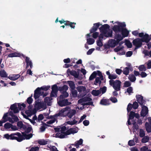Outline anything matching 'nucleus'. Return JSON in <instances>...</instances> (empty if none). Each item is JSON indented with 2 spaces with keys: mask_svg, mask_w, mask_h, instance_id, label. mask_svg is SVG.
I'll list each match as a JSON object with an SVG mask.
<instances>
[{
  "mask_svg": "<svg viewBox=\"0 0 151 151\" xmlns=\"http://www.w3.org/2000/svg\"><path fill=\"white\" fill-rule=\"evenodd\" d=\"M78 91L79 93H81L82 91H84L86 90L85 87L83 86H78L76 88Z\"/></svg>",
  "mask_w": 151,
  "mask_h": 151,
  "instance_id": "nucleus-27",
  "label": "nucleus"
},
{
  "mask_svg": "<svg viewBox=\"0 0 151 151\" xmlns=\"http://www.w3.org/2000/svg\"><path fill=\"white\" fill-rule=\"evenodd\" d=\"M129 69H130V67L129 68V67L125 68L123 70V73L126 75H127L129 73Z\"/></svg>",
  "mask_w": 151,
  "mask_h": 151,
  "instance_id": "nucleus-39",
  "label": "nucleus"
},
{
  "mask_svg": "<svg viewBox=\"0 0 151 151\" xmlns=\"http://www.w3.org/2000/svg\"><path fill=\"white\" fill-rule=\"evenodd\" d=\"M124 48L123 47H120L119 46L116 47V48L114 49V51L115 52H118L119 51H120L122 50Z\"/></svg>",
  "mask_w": 151,
  "mask_h": 151,
  "instance_id": "nucleus-54",
  "label": "nucleus"
},
{
  "mask_svg": "<svg viewBox=\"0 0 151 151\" xmlns=\"http://www.w3.org/2000/svg\"><path fill=\"white\" fill-rule=\"evenodd\" d=\"M67 135L60 133H56L55 135V137L56 138H59L61 139L64 138L65 137V136Z\"/></svg>",
  "mask_w": 151,
  "mask_h": 151,
  "instance_id": "nucleus-30",
  "label": "nucleus"
},
{
  "mask_svg": "<svg viewBox=\"0 0 151 151\" xmlns=\"http://www.w3.org/2000/svg\"><path fill=\"white\" fill-rule=\"evenodd\" d=\"M70 87V90H74L76 88L74 82L72 81H67Z\"/></svg>",
  "mask_w": 151,
  "mask_h": 151,
  "instance_id": "nucleus-23",
  "label": "nucleus"
},
{
  "mask_svg": "<svg viewBox=\"0 0 151 151\" xmlns=\"http://www.w3.org/2000/svg\"><path fill=\"white\" fill-rule=\"evenodd\" d=\"M131 82L129 81H125L124 83V85L123 87H130V86L131 85Z\"/></svg>",
  "mask_w": 151,
  "mask_h": 151,
  "instance_id": "nucleus-47",
  "label": "nucleus"
},
{
  "mask_svg": "<svg viewBox=\"0 0 151 151\" xmlns=\"http://www.w3.org/2000/svg\"><path fill=\"white\" fill-rule=\"evenodd\" d=\"M10 109L13 111L14 113L16 114L19 112V111L17 107L16 103H14L11 105L10 107Z\"/></svg>",
  "mask_w": 151,
  "mask_h": 151,
  "instance_id": "nucleus-17",
  "label": "nucleus"
},
{
  "mask_svg": "<svg viewBox=\"0 0 151 151\" xmlns=\"http://www.w3.org/2000/svg\"><path fill=\"white\" fill-rule=\"evenodd\" d=\"M77 122H78V121L74 119L72 121H68L66 122V123L67 124H68L72 125H73L77 123Z\"/></svg>",
  "mask_w": 151,
  "mask_h": 151,
  "instance_id": "nucleus-45",
  "label": "nucleus"
},
{
  "mask_svg": "<svg viewBox=\"0 0 151 151\" xmlns=\"http://www.w3.org/2000/svg\"><path fill=\"white\" fill-rule=\"evenodd\" d=\"M136 97L137 101L141 106L145 104V101L143 100V97L142 96L139 95H137Z\"/></svg>",
  "mask_w": 151,
  "mask_h": 151,
  "instance_id": "nucleus-13",
  "label": "nucleus"
},
{
  "mask_svg": "<svg viewBox=\"0 0 151 151\" xmlns=\"http://www.w3.org/2000/svg\"><path fill=\"white\" fill-rule=\"evenodd\" d=\"M97 75V72L96 71H94L92 74L91 75L89 78V80H92L94 78H96Z\"/></svg>",
  "mask_w": 151,
  "mask_h": 151,
  "instance_id": "nucleus-37",
  "label": "nucleus"
},
{
  "mask_svg": "<svg viewBox=\"0 0 151 151\" xmlns=\"http://www.w3.org/2000/svg\"><path fill=\"white\" fill-rule=\"evenodd\" d=\"M112 33L113 31L112 30H110L108 33L106 32V34H104V36L106 37H112Z\"/></svg>",
  "mask_w": 151,
  "mask_h": 151,
  "instance_id": "nucleus-34",
  "label": "nucleus"
},
{
  "mask_svg": "<svg viewBox=\"0 0 151 151\" xmlns=\"http://www.w3.org/2000/svg\"><path fill=\"white\" fill-rule=\"evenodd\" d=\"M18 142H21L22 140L26 139H29L30 138H32L33 136V134H29L25 135V137L23 138V137L22 136V135L19 132H18Z\"/></svg>",
  "mask_w": 151,
  "mask_h": 151,
  "instance_id": "nucleus-6",
  "label": "nucleus"
},
{
  "mask_svg": "<svg viewBox=\"0 0 151 151\" xmlns=\"http://www.w3.org/2000/svg\"><path fill=\"white\" fill-rule=\"evenodd\" d=\"M67 72L69 73L71 75L73 76L75 78H78L79 76V73H77L74 70H70L69 69H68L67 70Z\"/></svg>",
  "mask_w": 151,
  "mask_h": 151,
  "instance_id": "nucleus-15",
  "label": "nucleus"
},
{
  "mask_svg": "<svg viewBox=\"0 0 151 151\" xmlns=\"http://www.w3.org/2000/svg\"><path fill=\"white\" fill-rule=\"evenodd\" d=\"M70 90L72 96L74 97H77L78 93L77 91L75 89L74 90Z\"/></svg>",
  "mask_w": 151,
  "mask_h": 151,
  "instance_id": "nucleus-40",
  "label": "nucleus"
},
{
  "mask_svg": "<svg viewBox=\"0 0 151 151\" xmlns=\"http://www.w3.org/2000/svg\"><path fill=\"white\" fill-rule=\"evenodd\" d=\"M57 100L58 104L59 106L61 107L70 105L71 104L70 102H68V100L67 99L59 100L58 101V99H57Z\"/></svg>",
  "mask_w": 151,
  "mask_h": 151,
  "instance_id": "nucleus-8",
  "label": "nucleus"
},
{
  "mask_svg": "<svg viewBox=\"0 0 151 151\" xmlns=\"http://www.w3.org/2000/svg\"><path fill=\"white\" fill-rule=\"evenodd\" d=\"M118 24L117 25H115L113 27L112 29L115 33L121 32L124 28H125L126 24L124 22H115Z\"/></svg>",
  "mask_w": 151,
  "mask_h": 151,
  "instance_id": "nucleus-2",
  "label": "nucleus"
},
{
  "mask_svg": "<svg viewBox=\"0 0 151 151\" xmlns=\"http://www.w3.org/2000/svg\"><path fill=\"white\" fill-rule=\"evenodd\" d=\"M9 117L8 116V113H5L4 115L1 120L3 122L5 123L8 120Z\"/></svg>",
  "mask_w": 151,
  "mask_h": 151,
  "instance_id": "nucleus-32",
  "label": "nucleus"
},
{
  "mask_svg": "<svg viewBox=\"0 0 151 151\" xmlns=\"http://www.w3.org/2000/svg\"><path fill=\"white\" fill-rule=\"evenodd\" d=\"M102 40H98L97 41V45L99 47H101L103 45V43L102 42Z\"/></svg>",
  "mask_w": 151,
  "mask_h": 151,
  "instance_id": "nucleus-63",
  "label": "nucleus"
},
{
  "mask_svg": "<svg viewBox=\"0 0 151 151\" xmlns=\"http://www.w3.org/2000/svg\"><path fill=\"white\" fill-rule=\"evenodd\" d=\"M65 22L64 24L65 26H69L72 28H75L76 24V23L71 22L68 21H65Z\"/></svg>",
  "mask_w": 151,
  "mask_h": 151,
  "instance_id": "nucleus-22",
  "label": "nucleus"
},
{
  "mask_svg": "<svg viewBox=\"0 0 151 151\" xmlns=\"http://www.w3.org/2000/svg\"><path fill=\"white\" fill-rule=\"evenodd\" d=\"M132 108H133L132 104L130 103L129 104L127 108V112H129L130 111Z\"/></svg>",
  "mask_w": 151,
  "mask_h": 151,
  "instance_id": "nucleus-52",
  "label": "nucleus"
},
{
  "mask_svg": "<svg viewBox=\"0 0 151 151\" xmlns=\"http://www.w3.org/2000/svg\"><path fill=\"white\" fill-rule=\"evenodd\" d=\"M37 142L40 145H45L47 143V141L44 139L38 140Z\"/></svg>",
  "mask_w": 151,
  "mask_h": 151,
  "instance_id": "nucleus-35",
  "label": "nucleus"
},
{
  "mask_svg": "<svg viewBox=\"0 0 151 151\" xmlns=\"http://www.w3.org/2000/svg\"><path fill=\"white\" fill-rule=\"evenodd\" d=\"M22 57L24 58H25V56L23 54H21L20 53H17V52H14L10 53L8 55V57Z\"/></svg>",
  "mask_w": 151,
  "mask_h": 151,
  "instance_id": "nucleus-16",
  "label": "nucleus"
},
{
  "mask_svg": "<svg viewBox=\"0 0 151 151\" xmlns=\"http://www.w3.org/2000/svg\"><path fill=\"white\" fill-rule=\"evenodd\" d=\"M114 38L116 40L117 43H119L120 41L123 39V37L121 34H119L118 33H115L114 36Z\"/></svg>",
  "mask_w": 151,
  "mask_h": 151,
  "instance_id": "nucleus-19",
  "label": "nucleus"
},
{
  "mask_svg": "<svg viewBox=\"0 0 151 151\" xmlns=\"http://www.w3.org/2000/svg\"><path fill=\"white\" fill-rule=\"evenodd\" d=\"M118 43H117V42L114 39H111L108 42L107 47L105 46V47L107 48H109L108 47H114L117 45Z\"/></svg>",
  "mask_w": 151,
  "mask_h": 151,
  "instance_id": "nucleus-11",
  "label": "nucleus"
},
{
  "mask_svg": "<svg viewBox=\"0 0 151 151\" xmlns=\"http://www.w3.org/2000/svg\"><path fill=\"white\" fill-rule=\"evenodd\" d=\"M25 58V61L26 63V68H27L29 66L30 69L32 68L33 65L31 61L30 60V58L29 57H26Z\"/></svg>",
  "mask_w": 151,
  "mask_h": 151,
  "instance_id": "nucleus-18",
  "label": "nucleus"
},
{
  "mask_svg": "<svg viewBox=\"0 0 151 151\" xmlns=\"http://www.w3.org/2000/svg\"><path fill=\"white\" fill-rule=\"evenodd\" d=\"M110 28V26L108 24H105L99 28L100 31L101 33L103 34H106V32H107V30L109 29Z\"/></svg>",
  "mask_w": 151,
  "mask_h": 151,
  "instance_id": "nucleus-12",
  "label": "nucleus"
},
{
  "mask_svg": "<svg viewBox=\"0 0 151 151\" xmlns=\"http://www.w3.org/2000/svg\"><path fill=\"white\" fill-rule=\"evenodd\" d=\"M68 89V86L66 85H64L62 87H59V90L60 91H66Z\"/></svg>",
  "mask_w": 151,
  "mask_h": 151,
  "instance_id": "nucleus-31",
  "label": "nucleus"
},
{
  "mask_svg": "<svg viewBox=\"0 0 151 151\" xmlns=\"http://www.w3.org/2000/svg\"><path fill=\"white\" fill-rule=\"evenodd\" d=\"M142 139V142L143 143H145L147 142L150 139L149 137L147 136H144Z\"/></svg>",
  "mask_w": 151,
  "mask_h": 151,
  "instance_id": "nucleus-38",
  "label": "nucleus"
},
{
  "mask_svg": "<svg viewBox=\"0 0 151 151\" xmlns=\"http://www.w3.org/2000/svg\"><path fill=\"white\" fill-rule=\"evenodd\" d=\"M83 142V139H80L79 140L76 141L75 142L74 144H72V145H74L76 147V148H78L79 147V145H81L82 144Z\"/></svg>",
  "mask_w": 151,
  "mask_h": 151,
  "instance_id": "nucleus-25",
  "label": "nucleus"
},
{
  "mask_svg": "<svg viewBox=\"0 0 151 151\" xmlns=\"http://www.w3.org/2000/svg\"><path fill=\"white\" fill-rule=\"evenodd\" d=\"M129 79L132 82L135 81L136 80V78L134 75H132L129 76Z\"/></svg>",
  "mask_w": 151,
  "mask_h": 151,
  "instance_id": "nucleus-48",
  "label": "nucleus"
},
{
  "mask_svg": "<svg viewBox=\"0 0 151 151\" xmlns=\"http://www.w3.org/2000/svg\"><path fill=\"white\" fill-rule=\"evenodd\" d=\"M87 42L88 45H91L94 43L95 40L92 38H89L87 39Z\"/></svg>",
  "mask_w": 151,
  "mask_h": 151,
  "instance_id": "nucleus-36",
  "label": "nucleus"
},
{
  "mask_svg": "<svg viewBox=\"0 0 151 151\" xmlns=\"http://www.w3.org/2000/svg\"><path fill=\"white\" fill-rule=\"evenodd\" d=\"M91 94L95 96H98L101 94V91L99 90H93L91 92Z\"/></svg>",
  "mask_w": 151,
  "mask_h": 151,
  "instance_id": "nucleus-29",
  "label": "nucleus"
},
{
  "mask_svg": "<svg viewBox=\"0 0 151 151\" xmlns=\"http://www.w3.org/2000/svg\"><path fill=\"white\" fill-rule=\"evenodd\" d=\"M43 93V91H42L40 87L37 88L34 91V97L35 99H38L39 97L41 96V94Z\"/></svg>",
  "mask_w": 151,
  "mask_h": 151,
  "instance_id": "nucleus-9",
  "label": "nucleus"
},
{
  "mask_svg": "<svg viewBox=\"0 0 151 151\" xmlns=\"http://www.w3.org/2000/svg\"><path fill=\"white\" fill-rule=\"evenodd\" d=\"M32 130V128L31 127H29L27 128L25 130V132L26 133L28 134Z\"/></svg>",
  "mask_w": 151,
  "mask_h": 151,
  "instance_id": "nucleus-61",
  "label": "nucleus"
},
{
  "mask_svg": "<svg viewBox=\"0 0 151 151\" xmlns=\"http://www.w3.org/2000/svg\"><path fill=\"white\" fill-rule=\"evenodd\" d=\"M52 98L50 99V97H46L44 99L45 102L47 103V105L50 106L49 104L50 103V101L52 100Z\"/></svg>",
  "mask_w": 151,
  "mask_h": 151,
  "instance_id": "nucleus-43",
  "label": "nucleus"
},
{
  "mask_svg": "<svg viewBox=\"0 0 151 151\" xmlns=\"http://www.w3.org/2000/svg\"><path fill=\"white\" fill-rule=\"evenodd\" d=\"M127 92L129 93V95H130L131 93H133V88L132 87H129L127 89Z\"/></svg>",
  "mask_w": 151,
  "mask_h": 151,
  "instance_id": "nucleus-51",
  "label": "nucleus"
},
{
  "mask_svg": "<svg viewBox=\"0 0 151 151\" xmlns=\"http://www.w3.org/2000/svg\"><path fill=\"white\" fill-rule=\"evenodd\" d=\"M141 39L137 38L133 40L132 43L135 46V49H138L141 47L142 42Z\"/></svg>",
  "mask_w": 151,
  "mask_h": 151,
  "instance_id": "nucleus-7",
  "label": "nucleus"
},
{
  "mask_svg": "<svg viewBox=\"0 0 151 151\" xmlns=\"http://www.w3.org/2000/svg\"><path fill=\"white\" fill-rule=\"evenodd\" d=\"M109 84L112 86L115 90L119 91L120 90L121 82L119 80H110L109 81Z\"/></svg>",
  "mask_w": 151,
  "mask_h": 151,
  "instance_id": "nucleus-4",
  "label": "nucleus"
},
{
  "mask_svg": "<svg viewBox=\"0 0 151 151\" xmlns=\"http://www.w3.org/2000/svg\"><path fill=\"white\" fill-rule=\"evenodd\" d=\"M78 131L74 128H70L66 131V135H69L71 134H74L77 133Z\"/></svg>",
  "mask_w": 151,
  "mask_h": 151,
  "instance_id": "nucleus-20",
  "label": "nucleus"
},
{
  "mask_svg": "<svg viewBox=\"0 0 151 151\" xmlns=\"http://www.w3.org/2000/svg\"><path fill=\"white\" fill-rule=\"evenodd\" d=\"M143 104L141 105L142 109L140 115L141 116L145 117L148 113V109L147 107Z\"/></svg>",
  "mask_w": 151,
  "mask_h": 151,
  "instance_id": "nucleus-10",
  "label": "nucleus"
},
{
  "mask_svg": "<svg viewBox=\"0 0 151 151\" xmlns=\"http://www.w3.org/2000/svg\"><path fill=\"white\" fill-rule=\"evenodd\" d=\"M117 76L116 75L111 74L109 77H108L109 79L111 80H112V79H115L116 78Z\"/></svg>",
  "mask_w": 151,
  "mask_h": 151,
  "instance_id": "nucleus-58",
  "label": "nucleus"
},
{
  "mask_svg": "<svg viewBox=\"0 0 151 151\" xmlns=\"http://www.w3.org/2000/svg\"><path fill=\"white\" fill-rule=\"evenodd\" d=\"M46 126L50 127V126L48 124H47L45 123H43V125L41 126L40 128V129L41 132H43L45 130V129L47 128V127H46Z\"/></svg>",
  "mask_w": 151,
  "mask_h": 151,
  "instance_id": "nucleus-33",
  "label": "nucleus"
},
{
  "mask_svg": "<svg viewBox=\"0 0 151 151\" xmlns=\"http://www.w3.org/2000/svg\"><path fill=\"white\" fill-rule=\"evenodd\" d=\"M133 108L134 109H137L138 106V104L137 102L135 101L132 104Z\"/></svg>",
  "mask_w": 151,
  "mask_h": 151,
  "instance_id": "nucleus-60",
  "label": "nucleus"
},
{
  "mask_svg": "<svg viewBox=\"0 0 151 151\" xmlns=\"http://www.w3.org/2000/svg\"><path fill=\"white\" fill-rule=\"evenodd\" d=\"M135 113L133 111H130L129 115V118L131 119V120H133L134 117V115Z\"/></svg>",
  "mask_w": 151,
  "mask_h": 151,
  "instance_id": "nucleus-41",
  "label": "nucleus"
},
{
  "mask_svg": "<svg viewBox=\"0 0 151 151\" xmlns=\"http://www.w3.org/2000/svg\"><path fill=\"white\" fill-rule=\"evenodd\" d=\"M32 95L29 97L27 100V102L29 104H31L33 101V99L32 98Z\"/></svg>",
  "mask_w": 151,
  "mask_h": 151,
  "instance_id": "nucleus-57",
  "label": "nucleus"
},
{
  "mask_svg": "<svg viewBox=\"0 0 151 151\" xmlns=\"http://www.w3.org/2000/svg\"><path fill=\"white\" fill-rule=\"evenodd\" d=\"M102 25L99 22L94 23L93 24V26L90 30V33H93L92 37L94 38H97L99 35L98 32H96L100 25Z\"/></svg>",
  "mask_w": 151,
  "mask_h": 151,
  "instance_id": "nucleus-3",
  "label": "nucleus"
},
{
  "mask_svg": "<svg viewBox=\"0 0 151 151\" xmlns=\"http://www.w3.org/2000/svg\"><path fill=\"white\" fill-rule=\"evenodd\" d=\"M39 149V147L37 146L32 147L29 151H37Z\"/></svg>",
  "mask_w": 151,
  "mask_h": 151,
  "instance_id": "nucleus-59",
  "label": "nucleus"
},
{
  "mask_svg": "<svg viewBox=\"0 0 151 151\" xmlns=\"http://www.w3.org/2000/svg\"><path fill=\"white\" fill-rule=\"evenodd\" d=\"M142 42L148 43L151 39V35L149 36L147 34H145L143 37L141 39Z\"/></svg>",
  "mask_w": 151,
  "mask_h": 151,
  "instance_id": "nucleus-14",
  "label": "nucleus"
},
{
  "mask_svg": "<svg viewBox=\"0 0 151 151\" xmlns=\"http://www.w3.org/2000/svg\"><path fill=\"white\" fill-rule=\"evenodd\" d=\"M106 86H104L102 88H100L99 90L101 91V92L102 94H104L106 92Z\"/></svg>",
  "mask_w": 151,
  "mask_h": 151,
  "instance_id": "nucleus-49",
  "label": "nucleus"
},
{
  "mask_svg": "<svg viewBox=\"0 0 151 151\" xmlns=\"http://www.w3.org/2000/svg\"><path fill=\"white\" fill-rule=\"evenodd\" d=\"M121 32L123 38L127 37L129 33L127 29L125 28H123Z\"/></svg>",
  "mask_w": 151,
  "mask_h": 151,
  "instance_id": "nucleus-21",
  "label": "nucleus"
},
{
  "mask_svg": "<svg viewBox=\"0 0 151 151\" xmlns=\"http://www.w3.org/2000/svg\"><path fill=\"white\" fill-rule=\"evenodd\" d=\"M100 104L103 105H107L109 104V100L107 99H102L100 101Z\"/></svg>",
  "mask_w": 151,
  "mask_h": 151,
  "instance_id": "nucleus-24",
  "label": "nucleus"
},
{
  "mask_svg": "<svg viewBox=\"0 0 151 151\" xmlns=\"http://www.w3.org/2000/svg\"><path fill=\"white\" fill-rule=\"evenodd\" d=\"M110 100L112 102L114 103H115L117 102V99L114 97H111L110 98Z\"/></svg>",
  "mask_w": 151,
  "mask_h": 151,
  "instance_id": "nucleus-62",
  "label": "nucleus"
},
{
  "mask_svg": "<svg viewBox=\"0 0 151 151\" xmlns=\"http://www.w3.org/2000/svg\"><path fill=\"white\" fill-rule=\"evenodd\" d=\"M12 124L9 123H6L4 125V128L6 129H8L11 128Z\"/></svg>",
  "mask_w": 151,
  "mask_h": 151,
  "instance_id": "nucleus-50",
  "label": "nucleus"
},
{
  "mask_svg": "<svg viewBox=\"0 0 151 151\" xmlns=\"http://www.w3.org/2000/svg\"><path fill=\"white\" fill-rule=\"evenodd\" d=\"M139 70L141 71H145L146 70V68L145 67L144 65H140L138 68Z\"/></svg>",
  "mask_w": 151,
  "mask_h": 151,
  "instance_id": "nucleus-56",
  "label": "nucleus"
},
{
  "mask_svg": "<svg viewBox=\"0 0 151 151\" xmlns=\"http://www.w3.org/2000/svg\"><path fill=\"white\" fill-rule=\"evenodd\" d=\"M50 88V86H42L40 88L41 91L42 90L46 91L48 90Z\"/></svg>",
  "mask_w": 151,
  "mask_h": 151,
  "instance_id": "nucleus-44",
  "label": "nucleus"
},
{
  "mask_svg": "<svg viewBox=\"0 0 151 151\" xmlns=\"http://www.w3.org/2000/svg\"><path fill=\"white\" fill-rule=\"evenodd\" d=\"M17 133H18V132L12 133L10 135L8 134H6L4 135V136L7 139L16 140L18 141V134Z\"/></svg>",
  "mask_w": 151,
  "mask_h": 151,
  "instance_id": "nucleus-5",
  "label": "nucleus"
},
{
  "mask_svg": "<svg viewBox=\"0 0 151 151\" xmlns=\"http://www.w3.org/2000/svg\"><path fill=\"white\" fill-rule=\"evenodd\" d=\"M0 76L1 77L7 78L8 77L7 74L4 70H3L0 71Z\"/></svg>",
  "mask_w": 151,
  "mask_h": 151,
  "instance_id": "nucleus-28",
  "label": "nucleus"
},
{
  "mask_svg": "<svg viewBox=\"0 0 151 151\" xmlns=\"http://www.w3.org/2000/svg\"><path fill=\"white\" fill-rule=\"evenodd\" d=\"M101 81L100 80V78L99 77L96 78L94 83V84L95 85H97L98 83H99L100 85L101 84Z\"/></svg>",
  "mask_w": 151,
  "mask_h": 151,
  "instance_id": "nucleus-42",
  "label": "nucleus"
},
{
  "mask_svg": "<svg viewBox=\"0 0 151 151\" xmlns=\"http://www.w3.org/2000/svg\"><path fill=\"white\" fill-rule=\"evenodd\" d=\"M52 91L51 92V96H53L52 95L53 93H57L58 91V88L56 85L55 84L53 85L52 87Z\"/></svg>",
  "mask_w": 151,
  "mask_h": 151,
  "instance_id": "nucleus-26",
  "label": "nucleus"
},
{
  "mask_svg": "<svg viewBox=\"0 0 151 151\" xmlns=\"http://www.w3.org/2000/svg\"><path fill=\"white\" fill-rule=\"evenodd\" d=\"M60 129V132L61 133L66 135V132L65 131L67 130L66 127L65 126H64L62 127Z\"/></svg>",
  "mask_w": 151,
  "mask_h": 151,
  "instance_id": "nucleus-46",
  "label": "nucleus"
},
{
  "mask_svg": "<svg viewBox=\"0 0 151 151\" xmlns=\"http://www.w3.org/2000/svg\"><path fill=\"white\" fill-rule=\"evenodd\" d=\"M50 149L51 151H58L57 148L55 146H50Z\"/></svg>",
  "mask_w": 151,
  "mask_h": 151,
  "instance_id": "nucleus-64",
  "label": "nucleus"
},
{
  "mask_svg": "<svg viewBox=\"0 0 151 151\" xmlns=\"http://www.w3.org/2000/svg\"><path fill=\"white\" fill-rule=\"evenodd\" d=\"M76 110L74 109L70 110V108L68 106L62 109L58 114V116L65 117L66 116L71 118L76 113Z\"/></svg>",
  "mask_w": 151,
  "mask_h": 151,
  "instance_id": "nucleus-1",
  "label": "nucleus"
},
{
  "mask_svg": "<svg viewBox=\"0 0 151 151\" xmlns=\"http://www.w3.org/2000/svg\"><path fill=\"white\" fill-rule=\"evenodd\" d=\"M145 134L144 131L143 129H140L139 132V136L141 137H142L145 136Z\"/></svg>",
  "mask_w": 151,
  "mask_h": 151,
  "instance_id": "nucleus-55",
  "label": "nucleus"
},
{
  "mask_svg": "<svg viewBox=\"0 0 151 151\" xmlns=\"http://www.w3.org/2000/svg\"><path fill=\"white\" fill-rule=\"evenodd\" d=\"M44 118L43 115L42 114H40L38 115V119L37 120V122H40V121L43 119Z\"/></svg>",
  "mask_w": 151,
  "mask_h": 151,
  "instance_id": "nucleus-53",
  "label": "nucleus"
}]
</instances>
